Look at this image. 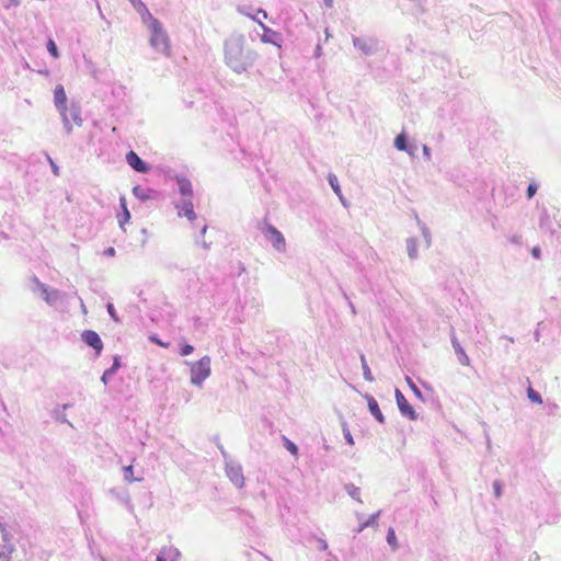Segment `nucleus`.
Masks as SVG:
<instances>
[{"instance_id": "f257e3e1", "label": "nucleus", "mask_w": 561, "mask_h": 561, "mask_svg": "<svg viewBox=\"0 0 561 561\" xmlns=\"http://www.w3.org/2000/svg\"><path fill=\"white\" fill-rule=\"evenodd\" d=\"M225 57L227 64L237 72L244 71L249 61L243 57L242 45L239 41H231L226 44Z\"/></svg>"}, {"instance_id": "f03ea898", "label": "nucleus", "mask_w": 561, "mask_h": 561, "mask_svg": "<svg viewBox=\"0 0 561 561\" xmlns=\"http://www.w3.org/2000/svg\"><path fill=\"white\" fill-rule=\"evenodd\" d=\"M150 45L164 55H170V43L168 35L162 30L160 22L156 19H151L150 23Z\"/></svg>"}, {"instance_id": "7ed1b4c3", "label": "nucleus", "mask_w": 561, "mask_h": 561, "mask_svg": "<svg viewBox=\"0 0 561 561\" xmlns=\"http://www.w3.org/2000/svg\"><path fill=\"white\" fill-rule=\"evenodd\" d=\"M210 357L203 356L191 364V382L201 386L210 376Z\"/></svg>"}, {"instance_id": "20e7f679", "label": "nucleus", "mask_w": 561, "mask_h": 561, "mask_svg": "<svg viewBox=\"0 0 561 561\" xmlns=\"http://www.w3.org/2000/svg\"><path fill=\"white\" fill-rule=\"evenodd\" d=\"M54 103L60 113L65 124L69 123L68 116V106H67V95L64 87L61 84H57L54 89Z\"/></svg>"}, {"instance_id": "39448f33", "label": "nucleus", "mask_w": 561, "mask_h": 561, "mask_svg": "<svg viewBox=\"0 0 561 561\" xmlns=\"http://www.w3.org/2000/svg\"><path fill=\"white\" fill-rule=\"evenodd\" d=\"M263 233L267 238V240L272 243L274 249L278 252L285 251L286 241L282 232L276 229L274 226L266 224Z\"/></svg>"}, {"instance_id": "423d86ee", "label": "nucleus", "mask_w": 561, "mask_h": 561, "mask_svg": "<svg viewBox=\"0 0 561 561\" xmlns=\"http://www.w3.org/2000/svg\"><path fill=\"white\" fill-rule=\"evenodd\" d=\"M394 396H396L397 404H398L400 412L404 416L409 417L410 420H415L416 413H415L413 407L405 399L403 393L399 389H396Z\"/></svg>"}, {"instance_id": "0eeeda50", "label": "nucleus", "mask_w": 561, "mask_h": 561, "mask_svg": "<svg viewBox=\"0 0 561 561\" xmlns=\"http://www.w3.org/2000/svg\"><path fill=\"white\" fill-rule=\"evenodd\" d=\"M82 341L95 350L98 354L103 350V342L100 335L93 330H85L81 334Z\"/></svg>"}, {"instance_id": "6e6552de", "label": "nucleus", "mask_w": 561, "mask_h": 561, "mask_svg": "<svg viewBox=\"0 0 561 561\" xmlns=\"http://www.w3.org/2000/svg\"><path fill=\"white\" fill-rule=\"evenodd\" d=\"M176 208L179 216H184L190 221H194L196 219L192 199L185 198L180 205L176 206Z\"/></svg>"}, {"instance_id": "1a4fd4ad", "label": "nucleus", "mask_w": 561, "mask_h": 561, "mask_svg": "<svg viewBox=\"0 0 561 561\" xmlns=\"http://www.w3.org/2000/svg\"><path fill=\"white\" fill-rule=\"evenodd\" d=\"M128 164L136 171L145 173L148 171L147 164L139 158L135 151H129L126 154Z\"/></svg>"}, {"instance_id": "9d476101", "label": "nucleus", "mask_w": 561, "mask_h": 561, "mask_svg": "<svg viewBox=\"0 0 561 561\" xmlns=\"http://www.w3.org/2000/svg\"><path fill=\"white\" fill-rule=\"evenodd\" d=\"M239 11L241 13L250 16L251 19H253L254 21H256L261 25V27L263 28V32H264L262 34V37H261L262 42H264V43H274L273 38L277 36V33L275 31H273V30L268 28L267 26H265L263 24V22L260 19H257L256 16L250 15L249 13L243 12V10H241V9H239Z\"/></svg>"}, {"instance_id": "9b49d317", "label": "nucleus", "mask_w": 561, "mask_h": 561, "mask_svg": "<svg viewBox=\"0 0 561 561\" xmlns=\"http://www.w3.org/2000/svg\"><path fill=\"white\" fill-rule=\"evenodd\" d=\"M68 116H69V123L66 125L69 126V128H71V126H70L71 123H73L77 126L82 125L83 119L81 117V111H80L79 106L73 105V104L71 106H68Z\"/></svg>"}, {"instance_id": "f8f14e48", "label": "nucleus", "mask_w": 561, "mask_h": 561, "mask_svg": "<svg viewBox=\"0 0 561 561\" xmlns=\"http://www.w3.org/2000/svg\"><path fill=\"white\" fill-rule=\"evenodd\" d=\"M228 477L237 488L242 489L244 486V477L240 468H230L228 470Z\"/></svg>"}, {"instance_id": "ddd939ff", "label": "nucleus", "mask_w": 561, "mask_h": 561, "mask_svg": "<svg viewBox=\"0 0 561 561\" xmlns=\"http://www.w3.org/2000/svg\"><path fill=\"white\" fill-rule=\"evenodd\" d=\"M367 403H368V409H369L370 413L375 416V419L379 423H383L385 422V417H383V415H382V413L380 411L378 402L373 397H368L367 398Z\"/></svg>"}, {"instance_id": "4468645a", "label": "nucleus", "mask_w": 561, "mask_h": 561, "mask_svg": "<svg viewBox=\"0 0 561 561\" xmlns=\"http://www.w3.org/2000/svg\"><path fill=\"white\" fill-rule=\"evenodd\" d=\"M178 185H179L180 193L185 198L192 199V195H193L192 183L187 179L181 178V179H178Z\"/></svg>"}, {"instance_id": "2eb2a0df", "label": "nucleus", "mask_w": 561, "mask_h": 561, "mask_svg": "<svg viewBox=\"0 0 561 561\" xmlns=\"http://www.w3.org/2000/svg\"><path fill=\"white\" fill-rule=\"evenodd\" d=\"M43 298L48 305H54L59 299V293L56 289H49L47 286L42 285Z\"/></svg>"}, {"instance_id": "dca6fc26", "label": "nucleus", "mask_w": 561, "mask_h": 561, "mask_svg": "<svg viewBox=\"0 0 561 561\" xmlns=\"http://www.w3.org/2000/svg\"><path fill=\"white\" fill-rule=\"evenodd\" d=\"M453 346L455 348L456 354L458 355V359L461 363V365L469 366L470 358L468 357V355L466 354V352L463 351V348L460 346L456 339L453 340Z\"/></svg>"}, {"instance_id": "f3484780", "label": "nucleus", "mask_w": 561, "mask_h": 561, "mask_svg": "<svg viewBox=\"0 0 561 561\" xmlns=\"http://www.w3.org/2000/svg\"><path fill=\"white\" fill-rule=\"evenodd\" d=\"M121 206H122L123 213L121 215H118V222H119L121 228L124 229L125 224H127L130 219V213L127 208V205H126V202L124 198H121Z\"/></svg>"}, {"instance_id": "a211bd4d", "label": "nucleus", "mask_w": 561, "mask_h": 561, "mask_svg": "<svg viewBox=\"0 0 561 561\" xmlns=\"http://www.w3.org/2000/svg\"><path fill=\"white\" fill-rule=\"evenodd\" d=\"M354 46L363 50L365 54H370L373 51V46L362 38H354Z\"/></svg>"}, {"instance_id": "6ab92c4d", "label": "nucleus", "mask_w": 561, "mask_h": 561, "mask_svg": "<svg viewBox=\"0 0 561 561\" xmlns=\"http://www.w3.org/2000/svg\"><path fill=\"white\" fill-rule=\"evenodd\" d=\"M394 146L398 150H405L407 149V138L403 134H400L394 139Z\"/></svg>"}, {"instance_id": "aec40b11", "label": "nucleus", "mask_w": 561, "mask_h": 561, "mask_svg": "<svg viewBox=\"0 0 561 561\" xmlns=\"http://www.w3.org/2000/svg\"><path fill=\"white\" fill-rule=\"evenodd\" d=\"M527 394H528V398L530 399V401H533L535 403H539V404L542 403L540 394L538 392H536L531 387H528Z\"/></svg>"}, {"instance_id": "412c9836", "label": "nucleus", "mask_w": 561, "mask_h": 561, "mask_svg": "<svg viewBox=\"0 0 561 561\" xmlns=\"http://www.w3.org/2000/svg\"><path fill=\"white\" fill-rule=\"evenodd\" d=\"M284 445L286 447V449L291 454L294 455L295 457L298 456V448L297 446L291 442L289 440L288 438H284Z\"/></svg>"}, {"instance_id": "4be33fe9", "label": "nucleus", "mask_w": 561, "mask_h": 561, "mask_svg": "<svg viewBox=\"0 0 561 561\" xmlns=\"http://www.w3.org/2000/svg\"><path fill=\"white\" fill-rule=\"evenodd\" d=\"M387 541H388V543H389L393 549H396V548H397L398 542H397V537H396V534H394V529H393V528H389V529H388V534H387Z\"/></svg>"}, {"instance_id": "5701e85b", "label": "nucleus", "mask_w": 561, "mask_h": 561, "mask_svg": "<svg viewBox=\"0 0 561 561\" xmlns=\"http://www.w3.org/2000/svg\"><path fill=\"white\" fill-rule=\"evenodd\" d=\"M47 50L49 51V54H50L54 58H58V57H59L57 46H56V44H55V42H54L53 39H49V41L47 42Z\"/></svg>"}, {"instance_id": "b1692460", "label": "nucleus", "mask_w": 561, "mask_h": 561, "mask_svg": "<svg viewBox=\"0 0 561 561\" xmlns=\"http://www.w3.org/2000/svg\"><path fill=\"white\" fill-rule=\"evenodd\" d=\"M193 351H194V347L191 344H183L181 347L180 354L182 356H187V355L192 354Z\"/></svg>"}, {"instance_id": "393cba45", "label": "nucleus", "mask_w": 561, "mask_h": 561, "mask_svg": "<svg viewBox=\"0 0 561 561\" xmlns=\"http://www.w3.org/2000/svg\"><path fill=\"white\" fill-rule=\"evenodd\" d=\"M329 182H330V184H331L332 188L334 190V192H335L336 194H340V186H339V184H337V179H336V176H335V175H330V176H329Z\"/></svg>"}, {"instance_id": "a878e982", "label": "nucleus", "mask_w": 561, "mask_h": 561, "mask_svg": "<svg viewBox=\"0 0 561 561\" xmlns=\"http://www.w3.org/2000/svg\"><path fill=\"white\" fill-rule=\"evenodd\" d=\"M536 191H537V186L535 184H529L527 187L528 198H531L536 194Z\"/></svg>"}, {"instance_id": "bb28decb", "label": "nucleus", "mask_w": 561, "mask_h": 561, "mask_svg": "<svg viewBox=\"0 0 561 561\" xmlns=\"http://www.w3.org/2000/svg\"><path fill=\"white\" fill-rule=\"evenodd\" d=\"M376 519V516H371L366 523L362 524L358 528H357V533H360L366 526H368L369 524L374 523Z\"/></svg>"}, {"instance_id": "cd10ccee", "label": "nucleus", "mask_w": 561, "mask_h": 561, "mask_svg": "<svg viewBox=\"0 0 561 561\" xmlns=\"http://www.w3.org/2000/svg\"><path fill=\"white\" fill-rule=\"evenodd\" d=\"M407 381L410 386V388L417 394H420V390L417 389V387L415 386V383L411 380L410 377H407Z\"/></svg>"}, {"instance_id": "c85d7f7f", "label": "nucleus", "mask_w": 561, "mask_h": 561, "mask_svg": "<svg viewBox=\"0 0 561 561\" xmlns=\"http://www.w3.org/2000/svg\"><path fill=\"white\" fill-rule=\"evenodd\" d=\"M150 340L153 343H156V344H158V345H160L162 347H168L169 346V343H164V342L160 341L158 337L152 336V337H150Z\"/></svg>"}, {"instance_id": "c756f323", "label": "nucleus", "mask_w": 561, "mask_h": 561, "mask_svg": "<svg viewBox=\"0 0 561 561\" xmlns=\"http://www.w3.org/2000/svg\"><path fill=\"white\" fill-rule=\"evenodd\" d=\"M344 435H345V438H346L347 443H348L350 445H353V444H354V440H353V437H352V435H351V433H350V431H348V430H344Z\"/></svg>"}, {"instance_id": "7c9ffc66", "label": "nucleus", "mask_w": 561, "mask_h": 561, "mask_svg": "<svg viewBox=\"0 0 561 561\" xmlns=\"http://www.w3.org/2000/svg\"><path fill=\"white\" fill-rule=\"evenodd\" d=\"M494 493L497 497L501 495V485L499 482L494 483Z\"/></svg>"}, {"instance_id": "2f4dec72", "label": "nucleus", "mask_w": 561, "mask_h": 561, "mask_svg": "<svg viewBox=\"0 0 561 561\" xmlns=\"http://www.w3.org/2000/svg\"><path fill=\"white\" fill-rule=\"evenodd\" d=\"M531 254H533L536 259L540 257V249H539V248H534V249L531 250Z\"/></svg>"}, {"instance_id": "473e14b6", "label": "nucleus", "mask_w": 561, "mask_h": 561, "mask_svg": "<svg viewBox=\"0 0 561 561\" xmlns=\"http://www.w3.org/2000/svg\"><path fill=\"white\" fill-rule=\"evenodd\" d=\"M107 310H108V313H110V314H111L115 320H117V319H116V317H115V312H114V307H113V305H111V304H110V305L107 306Z\"/></svg>"}, {"instance_id": "72a5a7b5", "label": "nucleus", "mask_w": 561, "mask_h": 561, "mask_svg": "<svg viewBox=\"0 0 561 561\" xmlns=\"http://www.w3.org/2000/svg\"><path fill=\"white\" fill-rule=\"evenodd\" d=\"M124 471L126 473V476L128 474H133V466H127L124 468Z\"/></svg>"}, {"instance_id": "f704fd0d", "label": "nucleus", "mask_w": 561, "mask_h": 561, "mask_svg": "<svg viewBox=\"0 0 561 561\" xmlns=\"http://www.w3.org/2000/svg\"><path fill=\"white\" fill-rule=\"evenodd\" d=\"M105 253L110 256H113L115 254V249L114 248H108L106 249Z\"/></svg>"}, {"instance_id": "c9c22d12", "label": "nucleus", "mask_w": 561, "mask_h": 561, "mask_svg": "<svg viewBox=\"0 0 561 561\" xmlns=\"http://www.w3.org/2000/svg\"><path fill=\"white\" fill-rule=\"evenodd\" d=\"M327 8L333 7V0H323Z\"/></svg>"}, {"instance_id": "e433bc0d", "label": "nucleus", "mask_w": 561, "mask_h": 561, "mask_svg": "<svg viewBox=\"0 0 561 561\" xmlns=\"http://www.w3.org/2000/svg\"><path fill=\"white\" fill-rule=\"evenodd\" d=\"M257 14H261V18H263V19H267V13L264 10H259Z\"/></svg>"}, {"instance_id": "4c0bfd02", "label": "nucleus", "mask_w": 561, "mask_h": 561, "mask_svg": "<svg viewBox=\"0 0 561 561\" xmlns=\"http://www.w3.org/2000/svg\"><path fill=\"white\" fill-rule=\"evenodd\" d=\"M157 561H165V559H164L162 556H160V554H159V556L157 557Z\"/></svg>"}, {"instance_id": "58836bf2", "label": "nucleus", "mask_w": 561, "mask_h": 561, "mask_svg": "<svg viewBox=\"0 0 561 561\" xmlns=\"http://www.w3.org/2000/svg\"><path fill=\"white\" fill-rule=\"evenodd\" d=\"M424 153L428 154V148L424 146Z\"/></svg>"}, {"instance_id": "ea45409f", "label": "nucleus", "mask_w": 561, "mask_h": 561, "mask_svg": "<svg viewBox=\"0 0 561 561\" xmlns=\"http://www.w3.org/2000/svg\"><path fill=\"white\" fill-rule=\"evenodd\" d=\"M206 229H207V227L204 226L202 232L205 233Z\"/></svg>"}, {"instance_id": "a19ab883", "label": "nucleus", "mask_w": 561, "mask_h": 561, "mask_svg": "<svg viewBox=\"0 0 561 561\" xmlns=\"http://www.w3.org/2000/svg\"><path fill=\"white\" fill-rule=\"evenodd\" d=\"M105 376H106V374H104L103 377H102L103 381H106Z\"/></svg>"}]
</instances>
